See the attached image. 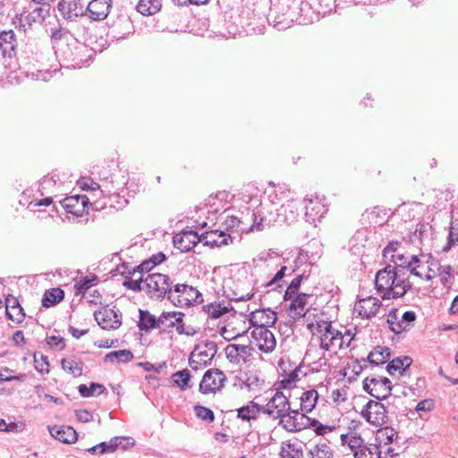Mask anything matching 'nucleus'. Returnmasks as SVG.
<instances>
[{
	"label": "nucleus",
	"mask_w": 458,
	"mask_h": 458,
	"mask_svg": "<svg viewBox=\"0 0 458 458\" xmlns=\"http://www.w3.org/2000/svg\"><path fill=\"white\" fill-rule=\"evenodd\" d=\"M199 237L200 242H203L205 245L211 247H221L228 245L229 242H233L232 236L230 234H226L222 230L207 232Z\"/></svg>",
	"instance_id": "6ab92c4d"
},
{
	"label": "nucleus",
	"mask_w": 458,
	"mask_h": 458,
	"mask_svg": "<svg viewBox=\"0 0 458 458\" xmlns=\"http://www.w3.org/2000/svg\"><path fill=\"white\" fill-rule=\"evenodd\" d=\"M225 374H203L199 384V391L204 394H215L224 387Z\"/></svg>",
	"instance_id": "dca6fc26"
},
{
	"label": "nucleus",
	"mask_w": 458,
	"mask_h": 458,
	"mask_svg": "<svg viewBox=\"0 0 458 458\" xmlns=\"http://www.w3.org/2000/svg\"><path fill=\"white\" fill-rule=\"evenodd\" d=\"M198 351H193L189 358V364L192 370H200L207 367V364L203 362V360L199 358Z\"/></svg>",
	"instance_id": "13d9d810"
},
{
	"label": "nucleus",
	"mask_w": 458,
	"mask_h": 458,
	"mask_svg": "<svg viewBox=\"0 0 458 458\" xmlns=\"http://www.w3.org/2000/svg\"><path fill=\"white\" fill-rule=\"evenodd\" d=\"M364 390L377 400L387 398L392 390V382L382 376L367 377L364 381Z\"/></svg>",
	"instance_id": "6e6552de"
},
{
	"label": "nucleus",
	"mask_w": 458,
	"mask_h": 458,
	"mask_svg": "<svg viewBox=\"0 0 458 458\" xmlns=\"http://www.w3.org/2000/svg\"><path fill=\"white\" fill-rule=\"evenodd\" d=\"M286 270H287V267L285 266H283L277 271V273L275 275V276L268 283H267L266 286L271 287L272 290H276L278 287H280V285L276 284V283L284 277Z\"/></svg>",
	"instance_id": "338daca9"
},
{
	"label": "nucleus",
	"mask_w": 458,
	"mask_h": 458,
	"mask_svg": "<svg viewBox=\"0 0 458 458\" xmlns=\"http://www.w3.org/2000/svg\"><path fill=\"white\" fill-rule=\"evenodd\" d=\"M391 352L387 347H378L371 351L368 356V361L372 365L385 364L390 358Z\"/></svg>",
	"instance_id": "e433bc0d"
},
{
	"label": "nucleus",
	"mask_w": 458,
	"mask_h": 458,
	"mask_svg": "<svg viewBox=\"0 0 458 458\" xmlns=\"http://www.w3.org/2000/svg\"><path fill=\"white\" fill-rule=\"evenodd\" d=\"M435 407V401L433 399H424L417 403L415 411L419 413L431 411Z\"/></svg>",
	"instance_id": "69168bd1"
},
{
	"label": "nucleus",
	"mask_w": 458,
	"mask_h": 458,
	"mask_svg": "<svg viewBox=\"0 0 458 458\" xmlns=\"http://www.w3.org/2000/svg\"><path fill=\"white\" fill-rule=\"evenodd\" d=\"M64 297V293L60 288H52L47 290L43 295L42 306L45 308H49L63 301Z\"/></svg>",
	"instance_id": "4c0bfd02"
},
{
	"label": "nucleus",
	"mask_w": 458,
	"mask_h": 458,
	"mask_svg": "<svg viewBox=\"0 0 458 458\" xmlns=\"http://www.w3.org/2000/svg\"><path fill=\"white\" fill-rule=\"evenodd\" d=\"M89 199L86 196H71L64 198L61 204L63 208L71 214L80 216L84 211Z\"/></svg>",
	"instance_id": "5701e85b"
},
{
	"label": "nucleus",
	"mask_w": 458,
	"mask_h": 458,
	"mask_svg": "<svg viewBox=\"0 0 458 458\" xmlns=\"http://www.w3.org/2000/svg\"><path fill=\"white\" fill-rule=\"evenodd\" d=\"M255 344L262 352H268L275 349L276 342L274 334L266 327H256L250 333Z\"/></svg>",
	"instance_id": "ddd939ff"
},
{
	"label": "nucleus",
	"mask_w": 458,
	"mask_h": 458,
	"mask_svg": "<svg viewBox=\"0 0 458 458\" xmlns=\"http://www.w3.org/2000/svg\"><path fill=\"white\" fill-rule=\"evenodd\" d=\"M48 429L53 437L64 444L74 443L78 437L76 430L69 426H53L48 427Z\"/></svg>",
	"instance_id": "b1692460"
},
{
	"label": "nucleus",
	"mask_w": 458,
	"mask_h": 458,
	"mask_svg": "<svg viewBox=\"0 0 458 458\" xmlns=\"http://www.w3.org/2000/svg\"><path fill=\"white\" fill-rule=\"evenodd\" d=\"M402 270L387 265L384 268L378 270L375 276V287L377 293L385 295L386 292H389L393 284L396 282L397 276L401 275Z\"/></svg>",
	"instance_id": "9d476101"
},
{
	"label": "nucleus",
	"mask_w": 458,
	"mask_h": 458,
	"mask_svg": "<svg viewBox=\"0 0 458 458\" xmlns=\"http://www.w3.org/2000/svg\"><path fill=\"white\" fill-rule=\"evenodd\" d=\"M133 358V354L129 350H119L107 353L105 356L106 362H128Z\"/></svg>",
	"instance_id": "37998d69"
},
{
	"label": "nucleus",
	"mask_w": 458,
	"mask_h": 458,
	"mask_svg": "<svg viewBox=\"0 0 458 458\" xmlns=\"http://www.w3.org/2000/svg\"><path fill=\"white\" fill-rule=\"evenodd\" d=\"M62 368L71 372H82L84 363L76 357H69L62 360Z\"/></svg>",
	"instance_id": "de8ad7c7"
},
{
	"label": "nucleus",
	"mask_w": 458,
	"mask_h": 458,
	"mask_svg": "<svg viewBox=\"0 0 458 458\" xmlns=\"http://www.w3.org/2000/svg\"><path fill=\"white\" fill-rule=\"evenodd\" d=\"M144 278L143 275H140V276L138 279H131L130 276H126L124 282L123 283V286L126 288L132 290L134 292H140L143 290V286L141 285L144 284Z\"/></svg>",
	"instance_id": "4d7b16f0"
},
{
	"label": "nucleus",
	"mask_w": 458,
	"mask_h": 458,
	"mask_svg": "<svg viewBox=\"0 0 458 458\" xmlns=\"http://www.w3.org/2000/svg\"><path fill=\"white\" fill-rule=\"evenodd\" d=\"M361 416L375 427L383 426L388 421L387 411L378 401H369L361 411Z\"/></svg>",
	"instance_id": "1a4fd4ad"
},
{
	"label": "nucleus",
	"mask_w": 458,
	"mask_h": 458,
	"mask_svg": "<svg viewBox=\"0 0 458 458\" xmlns=\"http://www.w3.org/2000/svg\"><path fill=\"white\" fill-rule=\"evenodd\" d=\"M168 300L177 307H190L203 301L201 293L193 286L177 284L169 293Z\"/></svg>",
	"instance_id": "39448f33"
},
{
	"label": "nucleus",
	"mask_w": 458,
	"mask_h": 458,
	"mask_svg": "<svg viewBox=\"0 0 458 458\" xmlns=\"http://www.w3.org/2000/svg\"><path fill=\"white\" fill-rule=\"evenodd\" d=\"M55 55L67 62L68 66L81 68L89 65L93 50L76 39L72 38L71 42L66 39L65 49L57 47Z\"/></svg>",
	"instance_id": "7ed1b4c3"
},
{
	"label": "nucleus",
	"mask_w": 458,
	"mask_h": 458,
	"mask_svg": "<svg viewBox=\"0 0 458 458\" xmlns=\"http://www.w3.org/2000/svg\"><path fill=\"white\" fill-rule=\"evenodd\" d=\"M56 72V70L51 72L49 70H38L36 72H32V78L36 81H48L53 73Z\"/></svg>",
	"instance_id": "774afa93"
},
{
	"label": "nucleus",
	"mask_w": 458,
	"mask_h": 458,
	"mask_svg": "<svg viewBox=\"0 0 458 458\" xmlns=\"http://www.w3.org/2000/svg\"><path fill=\"white\" fill-rule=\"evenodd\" d=\"M144 286L146 293L154 300H162L165 296L168 298L173 289L170 277L160 273L147 275L144 278Z\"/></svg>",
	"instance_id": "423d86ee"
},
{
	"label": "nucleus",
	"mask_w": 458,
	"mask_h": 458,
	"mask_svg": "<svg viewBox=\"0 0 458 458\" xmlns=\"http://www.w3.org/2000/svg\"><path fill=\"white\" fill-rule=\"evenodd\" d=\"M303 455L301 442H283L280 450L281 458H301Z\"/></svg>",
	"instance_id": "7c9ffc66"
},
{
	"label": "nucleus",
	"mask_w": 458,
	"mask_h": 458,
	"mask_svg": "<svg viewBox=\"0 0 458 458\" xmlns=\"http://www.w3.org/2000/svg\"><path fill=\"white\" fill-rule=\"evenodd\" d=\"M111 0H92L89 3L87 11L89 17L95 21L105 20L111 8Z\"/></svg>",
	"instance_id": "aec40b11"
},
{
	"label": "nucleus",
	"mask_w": 458,
	"mask_h": 458,
	"mask_svg": "<svg viewBox=\"0 0 458 458\" xmlns=\"http://www.w3.org/2000/svg\"><path fill=\"white\" fill-rule=\"evenodd\" d=\"M203 310L211 318H218L233 310V308L230 303L225 305V303L212 302L203 306Z\"/></svg>",
	"instance_id": "72a5a7b5"
},
{
	"label": "nucleus",
	"mask_w": 458,
	"mask_h": 458,
	"mask_svg": "<svg viewBox=\"0 0 458 458\" xmlns=\"http://www.w3.org/2000/svg\"><path fill=\"white\" fill-rule=\"evenodd\" d=\"M355 458H380V451L379 448L371 445L369 446L363 445L360 446V449L356 450L354 453Z\"/></svg>",
	"instance_id": "49530a36"
},
{
	"label": "nucleus",
	"mask_w": 458,
	"mask_h": 458,
	"mask_svg": "<svg viewBox=\"0 0 458 458\" xmlns=\"http://www.w3.org/2000/svg\"><path fill=\"white\" fill-rule=\"evenodd\" d=\"M381 305V301L369 296L360 300L355 303L354 311L362 318H369L376 316Z\"/></svg>",
	"instance_id": "f3484780"
},
{
	"label": "nucleus",
	"mask_w": 458,
	"mask_h": 458,
	"mask_svg": "<svg viewBox=\"0 0 458 458\" xmlns=\"http://www.w3.org/2000/svg\"><path fill=\"white\" fill-rule=\"evenodd\" d=\"M344 385L332 391L331 398L335 404H340L347 400L349 387L344 383V378L342 379Z\"/></svg>",
	"instance_id": "864d4df0"
},
{
	"label": "nucleus",
	"mask_w": 458,
	"mask_h": 458,
	"mask_svg": "<svg viewBox=\"0 0 458 458\" xmlns=\"http://www.w3.org/2000/svg\"><path fill=\"white\" fill-rule=\"evenodd\" d=\"M290 411V403L287 397L281 392L276 391L266 406H263V413L275 419H280Z\"/></svg>",
	"instance_id": "f8f14e48"
},
{
	"label": "nucleus",
	"mask_w": 458,
	"mask_h": 458,
	"mask_svg": "<svg viewBox=\"0 0 458 458\" xmlns=\"http://www.w3.org/2000/svg\"><path fill=\"white\" fill-rule=\"evenodd\" d=\"M410 288L411 284L404 276V273H401V275L397 276L396 282L391 287V290L389 292H386L385 295H382V298L384 300H389L403 297Z\"/></svg>",
	"instance_id": "a878e982"
},
{
	"label": "nucleus",
	"mask_w": 458,
	"mask_h": 458,
	"mask_svg": "<svg viewBox=\"0 0 458 458\" xmlns=\"http://www.w3.org/2000/svg\"><path fill=\"white\" fill-rule=\"evenodd\" d=\"M24 428L22 422H6L5 420H0V432H21Z\"/></svg>",
	"instance_id": "6e6d98bb"
},
{
	"label": "nucleus",
	"mask_w": 458,
	"mask_h": 458,
	"mask_svg": "<svg viewBox=\"0 0 458 458\" xmlns=\"http://www.w3.org/2000/svg\"><path fill=\"white\" fill-rule=\"evenodd\" d=\"M412 363V359L409 356H403L394 359L392 361H390L386 367V372H392L394 371H399V372H404L407 369L410 368V366Z\"/></svg>",
	"instance_id": "58836bf2"
},
{
	"label": "nucleus",
	"mask_w": 458,
	"mask_h": 458,
	"mask_svg": "<svg viewBox=\"0 0 458 458\" xmlns=\"http://www.w3.org/2000/svg\"><path fill=\"white\" fill-rule=\"evenodd\" d=\"M304 202L306 209L305 217L309 223H315L317 220H319L326 212L324 205L318 199H305Z\"/></svg>",
	"instance_id": "393cba45"
},
{
	"label": "nucleus",
	"mask_w": 458,
	"mask_h": 458,
	"mask_svg": "<svg viewBox=\"0 0 458 458\" xmlns=\"http://www.w3.org/2000/svg\"><path fill=\"white\" fill-rule=\"evenodd\" d=\"M458 243V224L452 223L449 228V234L446 244L443 247V252H448Z\"/></svg>",
	"instance_id": "603ef678"
},
{
	"label": "nucleus",
	"mask_w": 458,
	"mask_h": 458,
	"mask_svg": "<svg viewBox=\"0 0 458 458\" xmlns=\"http://www.w3.org/2000/svg\"><path fill=\"white\" fill-rule=\"evenodd\" d=\"M194 351L199 352V358L208 365L216 352V345L213 342H208L204 345H198Z\"/></svg>",
	"instance_id": "ea45409f"
},
{
	"label": "nucleus",
	"mask_w": 458,
	"mask_h": 458,
	"mask_svg": "<svg viewBox=\"0 0 458 458\" xmlns=\"http://www.w3.org/2000/svg\"><path fill=\"white\" fill-rule=\"evenodd\" d=\"M260 412H263V406L250 401L247 405L237 409V417L242 420L250 421V420H256Z\"/></svg>",
	"instance_id": "c756f323"
},
{
	"label": "nucleus",
	"mask_w": 458,
	"mask_h": 458,
	"mask_svg": "<svg viewBox=\"0 0 458 458\" xmlns=\"http://www.w3.org/2000/svg\"><path fill=\"white\" fill-rule=\"evenodd\" d=\"M103 385L98 383H91L89 386L85 384H81L78 386V391L82 397H90L102 394L105 390Z\"/></svg>",
	"instance_id": "a18cd8bd"
},
{
	"label": "nucleus",
	"mask_w": 458,
	"mask_h": 458,
	"mask_svg": "<svg viewBox=\"0 0 458 458\" xmlns=\"http://www.w3.org/2000/svg\"><path fill=\"white\" fill-rule=\"evenodd\" d=\"M248 199L246 206L242 208L241 217L230 214L228 210H225L218 216L216 219L224 230L250 233L262 231L265 228V225L259 219L260 199L258 196H248Z\"/></svg>",
	"instance_id": "f257e3e1"
},
{
	"label": "nucleus",
	"mask_w": 458,
	"mask_h": 458,
	"mask_svg": "<svg viewBox=\"0 0 458 458\" xmlns=\"http://www.w3.org/2000/svg\"><path fill=\"white\" fill-rule=\"evenodd\" d=\"M277 320L276 313L271 309L256 310L249 316V322L256 327L268 328L276 324Z\"/></svg>",
	"instance_id": "2eb2a0df"
},
{
	"label": "nucleus",
	"mask_w": 458,
	"mask_h": 458,
	"mask_svg": "<svg viewBox=\"0 0 458 458\" xmlns=\"http://www.w3.org/2000/svg\"><path fill=\"white\" fill-rule=\"evenodd\" d=\"M194 410L198 418L207 421L214 420V413L210 409L201 405H196Z\"/></svg>",
	"instance_id": "e2e57ef3"
},
{
	"label": "nucleus",
	"mask_w": 458,
	"mask_h": 458,
	"mask_svg": "<svg viewBox=\"0 0 458 458\" xmlns=\"http://www.w3.org/2000/svg\"><path fill=\"white\" fill-rule=\"evenodd\" d=\"M310 458H333V452L326 442L315 445L309 452Z\"/></svg>",
	"instance_id": "79ce46f5"
},
{
	"label": "nucleus",
	"mask_w": 458,
	"mask_h": 458,
	"mask_svg": "<svg viewBox=\"0 0 458 458\" xmlns=\"http://www.w3.org/2000/svg\"><path fill=\"white\" fill-rule=\"evenodd\" d=\"M436 266L437 267V272H438V276H440L441 284L445 285L448 283H450V279L452 277L451 266L450 265L440 266L437 263H436Z\"/></svg>",
	"instance_id": "bf43d9fd"
},
{
	"label": "nucleus",
	"mask_w": 458,
	"mask_h": 458,
	"mask_svg": "<svg viewBox=\"0 0 458 458\" xmlns=\"http://www.w3.org/2000/svg\"><path fill=\"white\" fill-rule=\"evenodd\" d=\"M15 34L13 30L0 33V50H2L3 55L12 56L15 49Z\"/></svg>",
	"instance_id": "473e14b6"
},
{
	"label": "nucleus",
	"mask_w": 458,
	"mask_h": 458,
	"mask_svg": "<svg viewBox=\"0 0 458 458\" xmlns=\"http://www.w3.org/2000/svg\"><path fill=\"white\" fill-rule=\"evenodd\" d=\"M318 392L316 390H310L302 394L301 398V407L305 412H310L315 407L318 401Z\"/></svg>",
	"instance_id": "a19ab883"
},
{
	"label": "nucleus",
	"mask_w": 458,
	"mask_h": 458,
	"mask_svg": "<svg viewBox=\"0 0 458 458\" xmlns=\"http://www.w3.org/2000/svg\"><path fill=\"white\" fill-rule=\"evenodd\" d=\"M286 376L282 380H278L276 382L275 386L276 391H281L282 389H292L295 386V383L298 379V374H283Z\"/></svg>",
	"instance_id": "3c124183"
},
{
	"label": "nucleus",
	"mask_w": 458,
	"mask_h": 458,
	"mask_svg": "<svg viewBox=\"0 0 458 458\" xmlns=\"http://www.w3.org/2000/svg\"><path fill=\"white\" fill-rule=\"evenodd\" d=\"M136 366L138 368H143L146 371H151V370H154L155 372H159L160 370L162 369H167V364L166 362L163 361V362H158V363H156V364H152L150 362H139L136 364Z\"/></svg>",
	"instance_id": "0e129e2a"
},
{
	"label": "nucleus",
	"mask_w": 458,
	"mask_h": 458,
	"mask_svg": "<svg viewBox=\"0 0 458 458\" xmlns=\"http://www.w3.org/2000/svg\"><path fill=\"white\" fill-rule=\"evenodd\" d=\"M5 313L7 318L16 323H21L25 318V313L19 301L13 295L5 298Z\"/></svg>",
	"instance_id": "4be33fe9"
},
{
	"label": "nucleus",
	"mask_w": 458,
	"mask_h": 458,
	"mask_svg": "<svg viewBox=\"0 0 458 458\" xmlns=\"http://www.w3.org/2000/svg\"><path fill=\"white\" fill-rule=\"evenodd\" d=\"M309 328L313 332V335H318L320 347L327 351H335L344 348L345 336L349 337V341L346 344V347H348L353 338L350 331L343 335L342 332L332 327L331 322L325 320L317 322L316 326L310 324Z\"/></svg>",
	"instance_id": "f03ea898"
},
{
	"label": "nucleus",
	"mask_w": 458,
	"mask_h": 458,
	"mask_svg": "<svg viewBox=\"0 0 458 458\" xmlns=\"http://www.w3.org/2000/svg\"><path fill=\"white\" fill-rule=\"evenodd\" d=\"M34 362L35 369L38 372H49V363L47 356L39 354L38 357L37 354H35Z\"/></svg>",
	"instance_id": "680f3d73"
},
{
	"label": "nucleus",
	"mask_w": 458,
	"mask_h": 458,
	"mask_svg": "<svg viewBox=\"0 0 458 458\" xmlns=\"http://www.w3.org/2000/svg\"><path fill=\"white\" fill-rule=\"evenodd\" d=\"M113 442L116 449L121 448L123 450L131 447L135 444L134 439L131 437H114Z\"/></svg>",
	"instance_id": "052dcab7"
},
{
	"label": "nucleus",
	"mask_w": 458,
	"mask_h": 458,
	"mask_svg": "<svg viewBox=\"0 0 458 458\" xmlns=\"http://www.w3.org/2000/svg\"><path fill=\"white\" fill-rule=\"evenodd\" d=\"M57 8L61 14L68 20L78 17L82 13L78 10V3L75 0H60Z\"/></svg>",
	"instance_id": "2f4dec72"
},
{
	"label": "nucleus",
	"mask_w": 458,
	"mask_h": 458,
	"mask_svg": "<svg viewBox=\"0 0 458 458\" xmlns=\"http://www.w3.org/2000/svg\"><path fill=\"white\" fill-rule=\"evenodd\" d=\"M94 318L98 324L106 330L116 329L122 324V313L108 307L95 311Z\"/></svg>",
	"instance_id": "9b49d317"
},
{
	"label": "nucleus",
	"mask_w": 458,
	"mask_h": 458,
	"mask_svg": "<svg viewBox=\"0 0 458 458\" xmlns=\"http://www.w3.org/2000/svg\"><path fill=\"white\" fill-rule=\"evenodd\" d=\"M57 181H59V178L55 173L46 175L39 182L38 191L41 192V195H44L45 191H48L52 187H55Z\"/></svg>",
	"instance_id": "8fccbe9b"
},
{
	"label": "nucleus",
	"mask_w": 458,
	"mask_h": 458,
	"mask_svg": "<svg viewBox=\"0 0 458 458\" xmlns=\"http://www.w3.org/2000/svg\"><path fill=\"white\" fill-rule=\"evenodd\" d=\"M184 314L180 311H164L158 317V329L166 331L171 327H176L178 322L182 321Z\"/></svg>",
	"instance_id": "cd10ccee"
},
{
	"label": "nucleus",
	"mask_w": 458,
	"mask_h": 458,
	"mask_svg": "<svg viewBox=\"0 0 458 458\" xmlns=\"http://www.w3.org/2000/svg\"><path fill=\"white\" fill-rule=\"evenodd\" d=\"M191 374H172L170 385L177 386L181 390H185L190 387Z\"/></svg>",
	"instance_id": "09e8293b"
},
{
	"label": "nucleus",
	"mask_w": 458,
	"mask_h": 458,
	"mask_svg": "<svg viewBox=\"0 0 458 458\" xmlns=\"http://www.w3.org/2000/svg\"><path fill=\"white\" fill-rule=\"evenodd\" d=\"M281 423L288 431H300L306 427L308 423L314 428L318 436H324L335 429V427L323 425L317 420L310 421V418L297 411L285 412V415L280 418Z\"/></svg>",
	"instance_id": "20e7f679"
},
{
	"label": "nucleus",
	"mask_w": 458,
	"mask_h": 458,
	"mask_svg": "<svg viewBox=\"0 0 458 458\" xmlns=\"http://www.w3.org/2000/svg\"><path fill=\"white\" fill-rule=\"evenodd\" d=\"M64 32L62 29L55 30L52 32L51 39L53 43V48L54 50H57V47H62L65 49V43L66 39L68 40L67 37H64Z\"/></svg>",
	"instance_id": "5fc2aeb1"
},
{
	"label": "nucleus",
	"mask_w": 458,
	"mask_h": 458,
	"mask_svg": "<svg viewBox=\"0 0 458 458\" xmlns=\"http://www.w3.org/2000/svg\"><path fill=\"white\" fill-rule=\"evenodd\" d=\"M309 294L301 293L294 297L289 306V315L293 319H298L306 315Z\"/></svg>",
	"instance_id": "bb28decb"
},
{
	"label": "nucleus",
	"mask_w": 458,
	"mask_h": 458,
	"mask_svg": "<svg viewBox=\"0 0 458 458\" xmlns=\"http://www.w3.org/2000/svg\"><path fill=\"white\" fill-rule=\"evenodd\" d=\"M30 8H32V11L27 16L29 23H41L49 15L50 4L47 3H43L39 6H30Z\"/></svg>",
	"instance_id": "f704fd0d"
},
{
	"label": "nucleus",
	"mask_w": 458,
	"mask_h": 458,
	"mask_svg": "<svg viewBox=\"0 0 458 458\" xmlns=\"http://www.w3.org/2000/svg\"><path fill=\"white\" fill-rule=\"evenodd\" d=\"M259 209L261 213V216H259L260 222L265 225V227L274 224H291L295 221L299 216V203L293 199L287 200L285 203L282 204L279 208H276V217L264 216L263 206L261 204Z\"/></svg>",
	"instance_id": "0eeeda50"
},
{
	"label": "nucleus",
	"mask_w": 458,
	"mask_h": 458,
	"mask_svg": "<svg viewBox=\"0 0 458 458\" xmlns=\"http://www.w3.org/2000/svg\"><path fill=\"white\" fill-rule=\"evenodd\" d=\"M263 383L264 379L259 378L257 374H238L233 385L240 389L257 391L261 388Z\"/></svg>",
	"instance_id": "412c9836"
},
{
	"label": "nucleus",
	"mask_w": 458,
	"mask_h": 458,
	"mask_svg": "<svg viewBox=\"0 0 458 458\" xmlns=\"http://www.w3.org/2000/svg\"><path fill=\"white\" fill-rule=\"evenodd\" d=\"M391 261L395 265L394 267H398L402 270V274L404 273V268H407L411 274L418 277H422V273L418 271V267H420V259L416 255L406 256L404 254L397 253L393 254Z\"/></svg>",
	"instance_id": "4468645a"
},
{
	"label": "nucleus",
	"mask_w": 458,
	"mask_h": 458,
	"mask_svg": "<svg viewBox=\"0 0 458 458\" xmlns=\"http://www.w3.org/2000/svg\"><path fill=\"white\" fill-rule=\"evenodd\" d=\"M158 317H156L147 310H139V322L138 327L140 331L150 332L154 329H158Z\"/></svg>",
	"instance_id": "c85d7f7f"
},
{
	"label": "nucleus",
	"mask_w": 458,
	"mask_h": 458,
	"mask_svg": "<svg viewBox=\"0 0 458 458\" xmlns=\"http://www.w3.org/2000/svg\"><path fill=\"white\" fill-rule=\"evenodd\" d=\"M200 242L199 234L193 231L182 232L174 236V246L182 252H187Z\"/></svg>",
	"instance_id": "a211bd4d"
},
{
	"label": "nucleus",
	"mask_w": 458,
	"mask_h": 458,
	"mask_svg": "<svg viewBox=\"0 0 458 458\" xmlns=\"http://www.w3.org/2000/svg\"><path fill=\"white\" fill-rule=\"evenodd\" d=\"M162 6V0H140L136 5L137 11L143 15H153Z\"/></svg>",
	"instance_id": "c9c22d12"
},
{
	"label": "nucleus",
	"mask_w": 458,
	"mask_h": 458,
	"mask_svg": "<svg viewBox=\"0 0 458 458\" xmlns=\"http://www.w3.org/2000/svg\"><path fill=\"white\" fill-rule=\"evenodd\" d=\"M387 324L389 328L395 334H400L407 330V326H403L401 322V318L398 317V310H392L387 316Z\"/></svg>",
	"instance_id": "c03bdc74"
}]
</instances>
